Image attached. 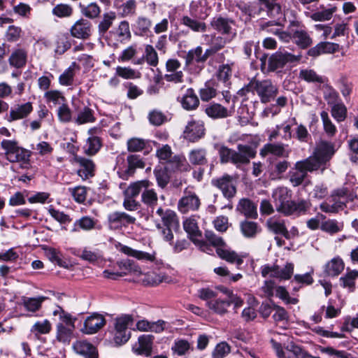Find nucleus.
I'll return each instance as SVG.
<instances>
[{"label":"nucleus","instance_id":"37","mask_svg":"<svg viewBox=\"0 0 358 358\" xmlns=\"http://www.w3.org/2000/svg\"><path fill=\"white\" fill-rule=\"evenodd\" d=\"M213 28L223 34L231 33L234 21L221 16L215 17L211 22Z\"/></svg>","mask_w":358,"mask_h":358},{"label":"nucleus","instance_id":"11","mask_svg":"<svg viewBox=\"0 0 358 358\" xmlns=\"http://www.w3.org/2000/svg\"><path fill=\"white\" fill-rule=\"evenodd\" d=\"M294 272V265L292 263H287L283 268L278 266L264 265L262 267V275L264 278L267 276L278 278L280 280L289 279Z\"/></svg>","mask_w":358,"mask_h":358},{"label":"nucleus","instance_id":"29","mask_svg":"<svg viewBox=\"0 0 358 358\" xmlns=\"http://www.w3.org/2000/svg\"><path fill=\"white\" fill-rule=\"evenodd\" d=\"M73 104L76 108V110H78L77 115L74 118V122L77 124H83L87 123H92L95 121V117L94 116V111L87 106H83V108H80L79 106L77 105L76 101L73 102Z\"/></svg>","mask_w":358,"mask_h":358},{"label":"nucleus","instance_id":"40","mask_svg":"<svg viewBox=\"0 0 358 358\" xmlns=\"http://www.w3.org/2000/svg\"><path fill=\"white\" fill-rule=\"evenodd\" d=\"M268 154H272L278 157H287L289 152H286L285 146L282 143H267L261 149L260 155L265 157Z\"/></svg>","mask_w":358,"mask_h":358},{"label":"nucleus","instance_id":"61","mask_svg":"<svg viewBox=\"0 0 358 358\" xmlns=\"http://www.w3.org/2000/svg\"><path fill=\"white\" fill-rule=\"evenodd\" d=\"M142 202L149 206H154L157 203L158 196L154 189H144L141 195Z\"/></svg>","mask_w":358,"mask_h":358},{"label":"nucleus","instance_id":"5","mask_svg":"<svg viewBox=\"0 0 358 358\" xmlns=\"http://www.w3.org/2000/svg\"><path fill=\"white\" fill-rule=\"evenodd\" d=\"M1 148L5 150V155L10 162L19 163L22 168H27L29 164L30 152L18 145L16 141L3 140Z\"/></svg>","mask_w":358,"mask_h":358},{"label":"nucleus","instance_id":"33","mask_svg":"<svg viewBox=\"0 0 358 358\" xmlns=\"http://www.w3.org/2000/svg\"><path fill=\"white\" fill-rule=\"evenodd\" d=\"M45 299L46 297L45 296H22L21 299V304L27 311L34 313L41 309L42 303Z\"/></svg>","mask_w":358,"mask_h":358},{"label":"nucleus","instance_id":"47","mask_svg":"<svg viewBox=\"0 0 358 358\" xmlns=\"http://www.w3.org/2000/svg\"><path fill=\"white\" fill-rule=\"evenodd\" d=\"M77 66L76 62H72L71 64L66 69L59 77V83L64 86H70L73 83V78L75 76V69Z\"/></svg>","mask_w":358,"mask_h":358},{"label":"nucleus","instance_id":"19","mask_svg":"<svg viewBox=\"0 0 358 358\" xmlns=\"http://www.w3.org/2000/svg\"><path fill=\"white\" fill-rule=\"evenodd\" d=\"M213 184L218 187L227 199H231L236 194V187L233 184L232 178L229 175H224L220 178L213 180Z\"/></svg>","mask_w":358,"mask_h":358},{"label":"nucleus","instance_id":"20","mask_svg":"<svg viewBox=\"0 0 358 358\" xmlns=\"http://www.w3.org/2000/svg\"><path fill=\"white\" fill-rule=\"evenodd\" d=\"M73 162L80 165V169L78 170V174L83 180L87 179L94 175V164L89 159L76 155Z\"/></svg>","mask_w":358,"mask_h":358},{"label":"nucleus","instance_id":"58","mask_svg":"<svg viewBox=\"0 0 358 358\" xmlns=\"http://www.w3.org/2000/svg\"><path fill=\"white\" fill-rule=\"evenodd\" d=\"M144 58L148 64L151 66L155 67L159 63L157 52L151 45H145Z\"/></svg>","mask_w":358,"mask_h":358},{"label":"nucleus","instance_id":"17","mask_svg":"<svg viewBox=\"0 0 358 358\" xmlns=\"http://www.w3.org/2000/svg\"><path fill=\"white\" fill-rule=\"evenodd\" d=\"M105 324V318L101 315L93 314L85 319L81 331L86 334H93L101 329Z\"/></svg>","mask_w":358,"mask_h":358},{"label":"nucleus","instance_id":"1","mask_svg":"<svg viewBox=\"0 0 358 358\" xmlns=\"http://www.w3.org/2000/svg\"><path fill=\"white\" fill-rule=\"evenodd\" d=\"M289 191L287 187H280L275 189L272 194L276 210L285 216L306 214L310 203L308 201L301 200L298 202L290 200Z\"/></svg>","mask_w":358,"mask_h":358},{"label":"nucleus","instance_id":"57","mask_svg":"<svg viewBox=\"0 0 358 358\" xmlns=\"http://www.w3.org/2000/svg\"><path fill=\"white\" fill-rule=\"evenodd\" d=\"M115 73L124 79H135L141 77V73L131 67L118 66L115 69Z\"/></svg>","mask_w":358,"mask_h":358},{"label":"nucleus","instance_id":"59","mask_svg":"<svg viewBox=\"0 0 358 358\" xmlns=\"http://www.w3.org/2000/svg\"><path fill=\"white\" fill-rule=\"evenodd\" d=\"M333 203L331 204L327 201L322 202L320 204V209L322 211L325 213H335L338 212L341 210H343L345 207V201H332Z\"/></svg>","mask_w":358,"mask_h":358},{"label":"nucleus","instance_id":"12","mask_svg":"<svg viewBox=\"0 0 358 358\" xmlns=\"http://www.w3.org/2000/svg\"><path fill=\"white\" fill-rule=\"evenodd\" d=\"M292 29V40L301 49H307L313 44V39L309 34L302 28L299 21H292L290 23Z\"/></svg>","mask_w":358,"mask_h":358},{"label":"nucleus","instance_id":"55","mask_svg":"<svg viewBox=\"0 0 358 358\" xmlns=\"http://www.w3.org/2000/svg\"><path fill=\"white\" fill-rule=\"evenodd\" d=\"M101 141L97 136H90L84 145L85 152L88 155H95L101 148Z\"/></svg>","mask_w":358,"mask_h":358},{"label":"nucleus","instance_id":"42","mask_svg":"<svg viewBox=\"0 0 358 358\" xmlns=\"http://www.w3.org/2000/svg\"><path fill=\"white\" fill-rule=\"evenodd\" d=\"M150 185V182L147 180L133 182L124 190V195L127 197H136L143 189L148 188Z\"/></svg>","mask_w":358,"mask_h":358},{"label":"nucleus","instance_id":"30","mask_svg":"<svg viewBox=\"0 0 358 358\" xmlns=\"http://www.w3.org/2000/svg\"><path fill=\"white\" fill-rule=\"evenodd\" d=\"M180 103L186 110H193L199 106V99L192 88H188L181 98Z\"/></svg>","mask_w":358,"mask_h":358},{"label":"nucleus","instance_id":"60","mask_svg":"<svg viewBox=\"0 0 358 358\" xmlns=\"http://www.w3.org/2000/svg\"><path fill=\"white\" fill-rule=\"evenodd\" d=\"M52 325L49 320L38 321L32 326L31 331L36 334H47L50 332Z\"/></svg>","mask_w":358,"mask_h":358},{"label":"nucleus","instance_id":"9","mask_svg":"<svg viewBox=\"0 0 358 358\" xmlns=\"http://www.w3.org/2000/svg\"><path fill=\"white\" fill-rule=\"evenodd\" d=\"M205 113L211 119L218 120L231 117L234 113V100L229 106L212 102L205 108Z\"/></svg>","mask_w":358,"mask_h":358},{"label":"nucleus","instance_id":"8","mask_svg":"<svg viewBox=\"0 0 358 358\" xmlns=\"http://www.w3.org/2000/svg\"><path fill=\"white\" fill-rule=\"evenodd\" d=\"M302 55H293L287 51L280 50L272 55L268 59V69L271 71H274L278 69L282 68L288 62H295L301 60Z\"/></svg>","mask_w":358,"mask_h":358},{"label":"nucleus","instance_id":"32","mask_svg":"<svg viewBox=\"0 0 358 358\" xmlns=\"http://www.w3.org/2000/svg\"><path fill=\"white\" fill-rule=\"evenodd\" d=\"M153 336L152 335H143L138 338V347L134 349L137 355L150 356L152 349Z\"/></svg>","mask_w":358,"mask_h":358},{"label":"nucleus","instance_id":"28","mask_svg":"<svg viewBox=\"0 0 358 358\" xmlns=\"http://www.w3.org/2000/svg\"><path fill=\"white\" fill-rule=\"evenodd\" d=\"M236 210L248 218L255 219L258 215L257 205L251 200L245 198L241 199L239 201Z\"/></svg>","mask_w":358,"mask_h":358},{"label":"nucleus","instance_id":"10","mask_svg":"<svg viewBox=\"0 0 358 358\" xmlns=\"http://www.w3.org/2000/svg\"><path fill=\"white\" fill-rule=\"evenodd\" d=\"M198 218L199 217L196 215H192L187 218L183 222V228L194 243L203 249V247L206 246V244L201 239L202 232L198 226Z\"/></svg>","mask_w":358,"mask_h":358},{"label":"nucleus","instance_id":"48","mask_svg":"<svg viewBox=\"0 0 358 358\" xmlns=\"http://www.w3.org/2000/svg\"><path fill=\"white\" fill-rule=\"evenodd\" d=\"M149 144V141L141 138H131L127 142V150L131 152H141Z\"/></svg>","mask_w":358,"mask_h":358},{"label":"nucleus","instance_id":"24","mask_svg":"<svg viewBox=\"0 0 358 358\" xmlns=\"http://www.w3.org/2000/svg\"><path fill=\"white\" fill-rule=\"evenodd\" d=\"M74 351L85 358H98L96 348L87 341H77L73 344Z\"/></svg>","mask_w":358,"mask_h":358},{"label":"nucleus","instance_id":"36","mask_svg":"<svg viewBox=\"0 0 358 358\" xmlns=\"http://www.w3.org/2000/svg\"><path fill=\"white\" fill-rule=\"evenodd\" d=\"M207 152L205 148H196L191 150L188 154V159L191 164L202 166L208 162Z\"/></svg>","mask_w":358,"mask_h":358},{"label":"nucleus","instance_id":"25","mask_svg":"<svg viewBox=\"0 0 358 358\" xmlns=\"http://www.w3.org/2000/svg\"><path fill=\"white\" fill-rule=\"evenodd\" d=\"M116 248L120 250V252L124 253L125 255H127L129 256L135 257L139 260H147L150 262H152L155 259V253L153 252L152 254L136 250L134 249H132L130 247H128L127 245H124L121 243H118L116 245Z\"/></svg>","mask_w":358,"mask_h":358},{"label":"nucleus","instance_id":"26","mask_svg":"<svg viewBox=\"0 0 358 358\" xmlns=\"http://www.w3.org/2000/svg\"><path fill=\"white\" fill-rule=\"evenodd\" d=\"M145 162L138 155H129L127 157V167L122 170L124 176L126 178L132 176L137 169H143Z\"/></svg>","mask_w":358,"mask_h":358},{"label":"nucleus","instance_id":"62","mask_svg":"<svg viewBox=\"0 0 358 358\" xmlns=\"http://www.w3.org/2000/svg\"><path fill=\"white\" fill-rule=\"evenodd\" d=\"M117 34L119 41L123 43L126 41H129L131 37V34L129 29V22L127 21H122L117 29Z\"/></svg>","mask_w":358,"mask_h":358},{"label":"nucleus","instance_id":"21","mask_svg":"<svg viewBox=\"0 0 358 358\" xmlns=\"http://www.w3.org/2000/svg\"><path fill=\"white\" fill-rule=\"evenodd\" d=\"M338 44L331 42H320L314 47L310 48L307 55L313 58L317 57L323 54H331L338 51Z\"/></svg>","mask_w":358,"mask_h":358},{"label":"nucleus","instance_id":"38","mask_svg":"<svg viewBox=\"0 0 358 358\" xmlns=\"http://www.w3.org/2000/svg\"><path fill=\"white\" fill-rule=\"evenodd\" d=\"M118 265L121 268H124L125 271L118 272L110 270H105L103 272V277L108 279L116 280L120 277L127 275L128 271L136 270L133 263L130 260L121 262L118 264Z\"/></svg>","mask_w":358,"mask_h":358},{"label":"nucleus","instance_id":"56","mask_svg":"<svg viewBox=\"0 0 358 358\" xmlns=\"http://www.w3.org/2000/svg\"><path fill=\"white\" fill-rule=\"evenodd\" d=\"M54 316H58L61 322L64 325L73 327L76 318H73L71 315L63 310L60 306H57L52 313Z\"/></svg>","mask_w":358,"mask_h":358},{"label":"nucleus","instance_id":"18","mask_svg":"<svg viewBox=\"0 0 358 358\" xmlns=\"http://www.w3.org/2000/svg\"><path fill=\"white\" fill-rule=\"evenodd\" d=\"M266 226L270 232L275 235H281L286 239H289L288 229L285 221L281 217L273 216L268 218L266 220Z\"/></svg>","mask_w":358,"mask_h":358},{"label":"nucleus","instance_id":"16","mask_svg":"<svg viewBox=\"0 0 358 358\" xmlns=\"http://www.w3.org/2000/svg\"><path fill=\"white\" fill-rule=\"evenodd\" d=\"M33 111V106L31 102L18 103L11 107L9 114L6 115V120L12 122L27 117Z\"/></svg>","mask_w":358,"mask_h":358},{"label":"nucleus","instance_id":"50","mask_svg":"<svg viewBox=\"0 0 358 358\" xmlns=\"http://www.w3.org/2000/svg\"><path fill=\"white\" fill-rule=\"evenodd\" d=\"M240 227L242 234L247 238H254L259 231L257 223L252 221L242 222Z\"/></svg>","mask_w":358,"mask_h":358},{"label":"nucleus","instance_id":"14","mask_svg":"<svg viewBox=\"0 0 358 358\" xmlns=\"http://www.w3.org/2000/svg\"><path fill=\"white\" fill-rule=\"evenodd\" d=\"M205 130L202 121L192 120L187 122L183 131V136L190 142H196L204 136Z\"/></svg>","mask_w":358,"mask_h":358},{"label":"nucleus","instance_id":"39","mask_svg":"<svg viewBox=\"0 0 358 358\" xmlns=\"http://www.w3.org/2000/svg\"><path fill=\"white\" fill-rule=\"evenodd\" d=\"M321 166L313 155L310 156L306 159L296 162L295 164L296 169L302 170L306 176L308 172L317 170Z\"/></svg>","mask_w":358,"mask_h":358},{"label":"nucleus","instance_id":"53","mask_svg":"<svg viewBox=\"0 0 358 358\" xmlns=\"http://www.w3.org/2000/svg\"><path fill=\"white\" fill-rule=\"evenodd\" d=\"M321 230L329 234H335L343 229V223L336 220H327L321 224Z\"/></svg>","mask_w":358,"mask_h":358},{"label":"nucleus","instance_id":"23","mask_svg":"<svg viewBox=\"0 0 358 358\" xmlns=\"http://www.w3.org/2000/svg\"><path fill=\"white\" fill-rule=\"evenodd\" d=\"M216 252L222 259L231 264H235L238 266L243 262V257L229 248L226 243L222 248H217Z\"/></svg>","mask_w":358,"mask_h":358},{"label":"nucleus","instance_id":"44","mask_svg":"<svg viewBox=\"0 0 358 358\" xmlns=\"http://www.w3.org/2000/svg\"><path fill=\"white\" fill-rule=\"evenodd\" d=\"M358 278V271L347 270L345 275L340 278V282L343 287L348 288L350 292H353L355 287V280Z\"/></svg>","mask_w":358,"mask_h":358},{"label":"nucleus","instance_id":"6","mask_svg":"<svg viewBox=\"0 0 358 358\" xmlns=\"http://www.w3.org/2000/svg\"><path fill=\"white\" fill-rule=\"evenodd\" d=\"M133 322L134 319L129 315H123L115 319L114 340L117 344L122 345L129 341L131 336L129 328L133 325Z\"/></svg>","mask_w":358,"mask_h":358},{"label":"nucleus","instance_id":"49","mask_svg":"<svg viewBox=\"0 0 358 358\" xmlns=\"http://www.w3.org/2000/svg\"><path fill=\"white\" fill-rule=\"evenodd\" d=\"M95 222L92 218L85 216L79 220H76L73 224V227L71 230V232H78L80 229L85 231H89L94 227Z\"/></svg>","mask_w":358,"mask_h":358},{"label":"nucleus","instance_id":"45","mask_svg":"<svg viewBox=\"0 0 358 358\" xmlns=\"http://www.w3.org/2000/svg\"><path fill=\"white\" fill-rule=\"evenodd\" d=\"M116 17V13L113 11L103 13V18L98 25L99 33L103 35L112 26Z\"/></svg>","mask_w":358,"mask_h":358},{"label":"nucleus","instance_id":"22","mask_svg":"<svg viewBox=\"0 0 358 358\" xmlns=\"http://www.w3.org/2000/svg\"><path fill=\"white\" fill-rule=\"evenodd\" d=\"M70 31L73 37L86 39L91 34V23L87 20L80 19L76 22Z\"/></svg>","mask_w":358,"mask_h":358},{"label":"nucleus","instance_id":"41","mask_svg":"<svg viewBox=\"0 0 358 358\" xmlns=\"http://www.w3.org/2000/svg\"><path fill=\"white\" fill-rule=\"evenodd\" d=\"M181 23L193 31L204 32L206 31V24L202 20L192 17L189 15L183 16L181 19Z\"/></svg>","mask_w":358,"mask_h":358},{"label":"nucleus","instance_id":"4","mask_svg":"<svg viewBox=\"0 0 358 358\" xmlns=\"http://www.w3.org/2000/svg\"><path fill=\"white\" fill-rule=\"evenodd\" d=\"M254 90L263 103L273 100L278 93V89L270 80H253L247 86L241 89L238 94L245 96L247 92Z\"/></svg>","mask_w":358,"mask_h":358},{"label":"nucleus","instance_id":"13","mask_svg":"<svg viewBox=\"0 0 358 358\" xmlns=\"http://www.w3.org/2000/svg\"><path fill=\"white\" fill-rule=\"evenodd\" d=\"M335 152V145L333 143L320 141L316 144L313 155L322 166L331 159Z\"/></svg>","mask_w":358,"mask_h":358},{"label":"nucleus","instance_id":"64","mask_svg":"<svg viewBox=\"0 0 358 358\" xmlns=\"http://www.w3.org/2000/svg\"><path fill=\"white\" fill-rule=\"evenodd\" d=\"M230 346L226 342H221L215 346L212 352L213 358H224L230 352Z\"/></svg>","mask_w":358,"mask_h":358},{"label":"nucleus","instance_id":"27","mask_svg":"<svg viewBox=\"0 0 358 358\" xmlns=\"http://www.w3.org/2000/svg\"><path fill=\"white\" fill-rule=\"evenodd\" d=\"M156 214L160 217L164 227H173V229L179 227L178 219L174 211L170 209L164 210L160 207L157 210Z\"/></svg>","mask_w":358,"mask_h":358},{"label":"nucleus","instance_id":"15","mask_svg":"<svg viewBox=\"0 0 358 358\" xmlns=\"http://www.w3.org/2000/svg\"><path fill=\"white\" fill-rule=\"evenodd\" d=\"M136 218L124 212L115 211L108 215V227L113 230L121 229L129 224H134Z\"/></svg>","mask_w":358,"mask_h":358},{"label":"nucleus","instance_id":"52","mask_svg":"<svg viewBox=\"0 0 358 358\" xmlns=\"http://www.w3.org/2000/svg\"><path fill=\"white\" fill-rule=\"evenodd\" d=\"M206 61V57L203 56V50L201 46H198L194 49L190 50L185 57V63L187 66L191 64L194 62L199 63L204 62Z\"/></svg>","mask_w":358,"mask_h":358},{"label":"nucleus","instance_id":"34","mask_svg":"<svg viewBox=\"0 0 358 358\" xmlns=\"http://www.w3.org/2000/svg\"><path fill=\"white\" fill-rule=\"evenodd\" d=\"M344 262L339 257H334L329 261L324 266V273L329 276L338 275L344 269Z\"/></svg>","mask_w":358,"mask_h":358},{"label":"nucleus","instance_id":"51","mask_svg":"<svg viewBox=\"0 0 358 358\" xmlns=\"http://www.w3.org/2000/svg\"><path fill=\"white\" fill-rule=\"evenodd\" d=\"M299 78L308 83H324V78L310 69H301L299 72Z\"/></svg>","mask_w":358,"mask_h":358},{"label":"nucleus","instance_id":"3","mask_svg":"<svg viewBox=\"0 0 358 358\" xmlns=\"http://www.w3.org/2000/svg\"><path fill=\"white\" fill-rule=\"evenodd\" d=\"M217 289L222 294H218L215 300L206 303L208 308L214 313L223 315L228 312L231 304H234L235 308L243 306V301L231 290L222 286L218 287Z\"/></svg>","mask_w":358,"mask_h":358},{"label":"nucleus","instance_id":"63","mask_svg":"<svg viewBox=\"0 0 358 358\" xmlns=\"http://www.w3.org/2000/svg\"><path fill=\"white\" fill-rule=\"evenodd\" d=\"M306 176L302 170L295 166L289 171V181L294 187L301 185Z\"/></svg>","mask_w":358,"mask_h":358},{"label":"nucleus","instance_id":"31","mask_svg":"<svg viewBox=\"0 0 358 358\" xmlns=\"http://www.w3.org/2000/svg\"><path fill=\"white\" fill-rule=\"evenodd\" d=\"M27 59V52L24 48L15 49L8 58V63L11 66L17 69L25 66Z\"/></svg>","mask_w":358,"mask_h":358},{"label":"nucleus","instance_id":"2","mask_svg":"<svg viewBox=\"0 0 358 358\" xmlns=\"http://www.w3.org/2000/svg\"><path fill=\"white\" fill-rule=\"evenodd\" d=\"M218 153L221 163L231 162L239 167L249 164L250 159L255 157L256 150L251 145L238 144L237 151L222 145L218 150Z\"/></svg>","mask_w":358,"mask_h":358},{"label":"nucleus","instance_id":"46","mask_svg":"<svg viewBox=\"0 0 358 358\" xmlns=\"http://www.w3.org/2000/svg\"><path fill=\"white\" fill-rule=\"evenodd\" d=\"M336 11V7L329 6L327 8L322 7V10H317L310 15V18L314 21H326L330 20L333 14Z\"/></svg>","mask_w":358,"mask_h":358},{"label":"nucleus","instance_id":"43","mask_svg":"<svg viewBox=\"0 0 358 358\" xmlns=\"http://www.w3.org/2000/svg\"><path fill=\"white\" fill-rule=\"evenodd\" d=\"M74 329L75 325L71 327L64 325L63 323H58L57 324V340L63 343H69Z\"/></svg>","mask_w":358,"mask_h":358},{"label":"nucleus","instance_id":"35","mask_svg":"<svg viewBox=\"0 0 358 358\" xmlns=\"http://www.w3.org/2000/svg\"><path fill=\"white\" fill-rule=\"evenodd\" d=\"M282 358H318L309 355L304 349L294 343H290L285 348Z\"/></svg>","mask_w":358,"mask_h":358},{"label":"nucleus","instance_id":"54","mask_svg":"<svg viewBox=\"0 0 358 358\" xmlns=\"http://www.w3.org/2000/svg\"><path fill=\"white\" fill-rule=\"evenodd\" d=\"M171 167L179 171H189L190 165L184 156L176 155L169 160Z\"/></svg>","mask_w":358,"mask_h":358},{"label":"nucleus","instance_id":"7","mask_svg":"<svg viewBox=\"0 0 358 358\" xmlns=\"http://www.w3.org/2000/svg\"><path fill=\"white\" fill-rule=\"evenodd\" d=\"M201 199L192 188H185L182 197L178 203V209L186 214L190 211H196L201 206Z\"/></svg>","mask_w":358,"mask_h":358}]
</instances>
